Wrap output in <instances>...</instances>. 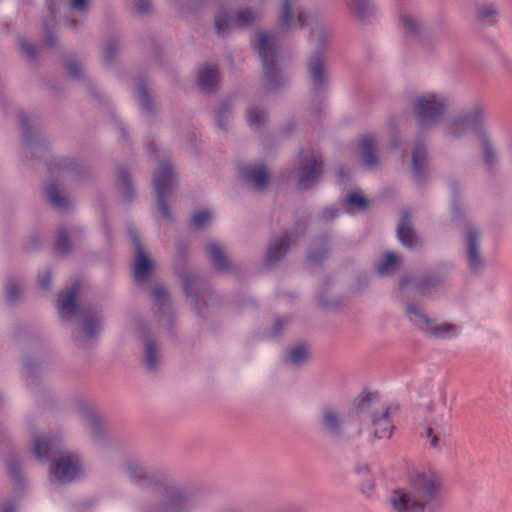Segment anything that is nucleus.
Listing matches in <instances>:
<instances>
[{
  "instance_id": "37998d69",
  "label": "nucleus",
  "mask_w": 512,
  "mask_h": 512,
  "mask_svg": "<svg viewBox=\"0 0 512 512\" xmlns=\"http://www.w3.org/2000/svg\"><path fill=\"white\" fill-rule=\"evenodd\" d=\"M398 257L394 252H387L377 263L376 271L380 275L391 274L396 270Z\"/></svg>"
},
{
  "instance_id": "423d86ee",
  "label": "nucleus",
  "mask_w": 512,
  "mask_h": 512,
  "mask_svg": "<svg viewBox=\"0 0 512 512\" xmlns=\"http://www.w3.org/2000/svg\"><path fill=\"white\" fill-rule=\"evenodd\" d=\"M451 265L441 263L426 270L420 277L414 278L411 275H403L399 279V289L403 290L409 284H413L415 290L422 296H428L433 291L442 288L445 285Z\"/></svg>"
},
{
  "instance_id": "58836bf2",
  "label": "nucleus",
  "mask_w": 512,
  "mask_h": 512,
  "mask_svg": "<svg viewBox=\"0 0 512 512\" xmlns=\"http://www.w3.org/2000/svg\"><path fill=\"white\" fill-rule=\"evenodd\" d=\"M117 186L120 190L123 198L126 201H132L134 198V188L131 181V176L129 172L121 167L118 170V178H117Z\"/></svg>"
},
{
  "instance_id": "7ed1b4c3",
  "label": "nucleus",
  "mask_w": 512,
  "mask_h": 512,
  "mask_svg": "<svg viewBox=\"0 0 512 512\" xmlns=\"http://www.w3.org/2000/svg\"><path fill=\"white\" fill-rule=\"evenodd\" d=\"M251 45L262 63L265 89L274 91L282 87L286 80L278 68L280 53L278 38L274 34L257 32L256 40L252 41Z\"/></svg>"
},
{
  "instance_id": "aec40b11",
  "label": "nucleus",
  "mask_w": 512,
  "mask_h": 512,
  "mask_svg": "<svg viewBox=\"0 0 512 512\" xmlns=\"http://www.w3.org/2000/svg\"><path fill=\"white\" fill-rule=\"evenodd\" d=\"M196 507L193 497L178 488L167 490L165 502L152 512H190Z\"/></svg>"
},
{
  "instance_id": "2f4dec72",
  "label": "nucleus",
  "mask_w": 512,
  "mask_h": 512,
  "mask_svg": "<svg viewBox=\"0 0 512 512\" xmlns=\"http://www.w3.org/2000/svg\"><path fill=\"white\" fill-rule=\"evenodd\" d=\"M376 139L370 134L363 135L359 141V149L363 163L368 168L377 167L379 158L375 149Z\"/></svg>"
},
{
  "instance_id": "603ef678",
  "label": "nucleus",
  "mask_w": 512,
  "mask_h": 512,
  "mask_svg": "<svg viewBox=\"0 0 512 512\" xmlns=\"http://www.w3.org/2000/svg\"><path fill=\"white\" fill-rule=\"evenodd\" d=\"M231 108L227 101H223L216 110V124L221 130H226Z\"/></svg>"
},
{
  "instance_id": "c85d7f7f",
  "label": "nucleus",
  "mask_w": 512,
  "mask_h": 512,
  "mask_svg": "<svg viewBox=\"0 0 512 512\" xmlns=\"http://www.w3.org/2000/svg\"><path fill=\"white\" fill-rule=\"evenodd\" d=\"M80 290V283L75 281L65 292H61L57 299V308L61 316H73L77 313L76 298Z\"/></svg>"
},
{
  "instance_id": "4be33fe9",
  "label": "nucleus",
  "mask_w": 512,
  "mask_h": 512,
  "mask_svg": "<svg viewBox=\"0 0 512 512\" xmlns=\"http://www.w3.org/2000/svg\"><path fill=\"white\" fill-rule=\"evenodd\" d=\"M206 254L217 272H232L236 265L228 258L227 249L218 241H209L205 246Z\"/></svg>"
},
{
  "instance_id": "c03bdc74",
  "label": "nucleus",
  "mask_w": 512,
  "mask_h": 512,
  "mask_svg": "<svg viewBox=\"0 0 512 512\" xmlns=\"http://www.w3.org/2000/svg\"><path fill=\"white\" fill-rule=\"evenodd\" d=\"M344 204L350 210L365 211L368 207V200L360 192H351L345 196Z\"/></svg>"
},
{
  "instance_id": "9b49d317",
  "label": "nucleus",
  "mask_w": 512,
  "mask_h": 512,
  "mask_svg": "<svg viewBox=\"0 0 512 512\" xmlns=\"http://www.w3.org/2000/svg\"><path fill=\"white\" fill-rule=\"evenodd\" d=\"M175 175L169 162L161 161L153 175V186L157 198V207L161 216L172 220V214L166 200L167 194L171 191Z\"/></svg>"
},
{
  "instance_id": "a878e982",
  "label": "nucleus",
  "mask_w": 512,
  "mask_h": 512,
  "mask_svg": "<svg viewBox=\"0 0 512 512\" xmlns=\"http://www.w3.org/2000/svg\"><path fill=\"white\" fill-rule=\"evenodd\" d=\"M397 237L407 248L412 249L420 245V239L412 226L411 215L407 210L401 213L397 225Z\"/></svg>"
},
{
  "instance_id": "e433bc0d",
  "label": "nucleus",
  "mask_w": 512,
  "mask_h": 512,
  "mask_svg": "<svg viewBox=\"0 0 512 512\" xmlns=\"http://www.w3.org/2000/svg\"><path fill=\"white\" fill-rule=\"evenodd\" d=\"M45 194L48 202L57 210H65L69 206V200L66 196L62 195L56 185L51 182L45 187Z\"/></svg>"
},
{
  "instance_id": "69168bd1",
  "label": "nucleus",
  "mask_w": 512,
  "mask_h": 512,
  "mask_svg": "<svg viewBox=\"0 0 512 512\" xmlns=\"http://www.w3.org/2000/svg\"><path fill=\"white\" fill-rule=\"evenodd\" d=\"M51 272L46 270L42 275L39 276V285L42 289L48 290L51 286Z\"/></svg>"
},
{
  "instance_id": "a18cd8bd",
  "label": "nucleus",
  "mask_w": 512,
  "mask_h": 512,
  "mask_svg": "<svg viewBox=\"0 0 512 512\" xmlns=\"http://www.w3.org/2000/svg\"><path fill=\"white\" fill-rule=\"evenodd\" d=\"M351 9L360 20H365L373 11L372 0H351Z\"/></svg>"
},
{
  "instance_id": "a211bd4d",
  "label": "nucleus",
  "mask_w": 512,
  "mask_h": 512,
  "mask_svg": "<svg viewBox=\"0 0 512 512\" xmlns=\"http://www.w3.org/2000/svg\"><path fill=\"white\" fill-rule=\"evenodd\" d=\"M129 236L135 249L133 277L135 282L143 283L148 280L154 269V263L148 256L141 239L135 229H129Z\"/></svg>"
},
{
  "instance_id": "4d7b16f0",
  "label": "nucleus",
  "mask_w": 512,
  "mask_h": 512,
  "mask_svg": "<svg viewBox=\"0 0 512 512\" xmlns=\"http://www.w3.org/2000/svg\"><path fill=\"white\" fill-rule=\"evenodd\" d=\"M290 318L287 316H279L275 319L270 335L278 337L281 335L283 329L288 326Z\"/></svg>"
},
{
  "instance_id": "39448f33",
  "label": "nucleus",
  "mask_w": 512,
  "mask_h": 512,
  "mask_svg": "<svg viewBox=\"0 0 512 512\" xmlns=\"http://www.w3.org/2000/svg\"><path fill=\"white\" fill-rule=\"evenodd\" d=\"M356 410L367 414L374 427V439H388L392 436L394 425L390 419L389 408L380 405L377 396L373 393L359 395L355 403Z\"/></svg>"
},
{
  "instance_id": "f3484780",
  "label": "nucleus",
  "mask_w": 512,
  "mask_h": 512,
  "mask_svg": "<svg viewBox=\"0 0 512 512\" xmlns=\"http://www.w3.org/2000/svg\"><path fill=\"white\" fill-rule=\"evenodd\" d=\"M83 336H74L75 344L83 349L88 347L87 342L97 337L103 324L102 314L94 307H84L78 311Z\"/></svg>"
},
{
  "instance_id": "f704fd0d",
  "label": "nucleus",
  "mask_w": 512,
  "mask_h": 512,
  "mask_svg": "<svg viewBox=\"0 0 512 512\" xmlns=\"http://www.w3.org/2000/svg\"><path fill=\"white\" fill-rule=\"evenodd\" d=\"M137 97L142 111L148 115H154L156 106L153 98L149 94L147 84L142 77H139L137 82Z\"/></svg>"
},
{
  "instance_id": "09e8293b",
  "label": "nucleus",
  "mask_w": 512,
  "mask_h": 512,
  "mask_svg": "<svg viewBox=\"0 0 512 512\" xmlns=\"http://www.w3.org/2000/svg\"><path fill=\"white\" fill-rule=\"evenodd\" d=\"M8 473L16 489L23 486L24 478L20 470L19 462L16 458H10L8 461Z\"/></svg>"
},
{
  "instance_id": "a19ab883",
  "label": "nucleus",
  "mask_w": 512,
  "mask_h": 512,
  "mask_svg": "<svg viewBox=\"0 0 512 512\" xmlns=\"http://www.w3.org/2000/svg\"><path fill=\"white\" fill-rule=\"evenodd\" d=\"M48 10L51 16V21L44 20L43 28H44V43L47 47L53 48L57 44V37L53 32V26L55 22V10H54V0H49L48 2Z\"/></svg>"
},
{
  "instance_id": "49530a36",
  "label": "nucleus",
  "mask_w": 512,
  "mask_h": 512,
  "mask_svg": "<svg viewBox=\"0 0 512 512\" xmlns=\"http://www.w3.org/2000/svg\"><path fill=\"white\" fill-rule=\"evenodd\" d=\"M267 120V113L260 107H250L247 110V121L254 129H260Z\"/></svg>"
},
{
  "instance_id": "7c9ffc66",
  "label": "nucleus",
  "mask_w": 512,
  "mask_h": 512,
  "mask_svg": "<svg viewBox=\"0 0 512 512\" xmlns=\"http://www.w3.org/2000/svg\"><path fill=\"white\" fill-rule=\"evenodd\" d=\"M330 237L327 234H322L315 237L307 252V259L314 264H321L329 256L330 252Z\"/></svg>"
},
{
  "instance_id": "393cba45",
  "label": "nucleus",
  "mask_w": 512,
  "mask_h": 512,
  "mask_svg": "<svg viewBox=\"0 0 512 512\" xmlns=\"http://www.w3.org/2000/svg\"><path fill=\"white\" fill-rule=\"evenodd\" d=\"M152 298L154 306L157 308V313L160 314L159 321L169 327L173 320V314L170 295L167 289L161 284H156L152 289Z\"/></svg>"
},
{
  "instance_id": "4468645a",
  "label": "nucleus",
  "mask_w": 512,
  "mask_h": 512,
  "mask_svg": "<svg viewBox=\"0 0 512 512\" xmlns=\"http://www.w3.org/2000/svg\"><path fill=\"white\" fill-rule=\"evenodd\" d=\"M317 423L322 434L334 442H345L350 439L345 431V419L335 407L324 406Z\"/></svg>"
},
{
  "instance_id": "412c9836",
  "label": "nucleus",
  "mask_w": 512,
  "mask_h": 512,
  "mask_svg": "<svg viewBox=\"0 0 512 512\" xmlns=\"http://www.w3.org/2000/svg\"><path fill=\"white\" fill-rule=\"evenodd\" d=\"M126 473L131 481L141 488H149L160 480L159 474L154 469L135 460L127 463Z\"/></svg>"
},
{
  "instance_id": "4c0bfd02",
  "label": "nucleus",
  "mask_w": 512,
  "mask_h": 512,
  "mask_svg": "<svg viewBox=\"0 0 512 512\" xmlns=\"http://www.w3.org/2000/svg\"><path fill=\"white\" fill-rule=\"evenodd\" d=\"M56 167L61 172L71 173L76 179H81L86 173V169L75 159L63 157L56 163Z\"/></svg>"
},
{
  "instance_id": "5fc2aeb1",
  "label": "nucleus",
  "mask_w": 512,
  "mask_h": 512,
  "mask_svg": "<svg viewBox=\"0 0 512 512\" xmlns=\"http://www.w3.org/2000/svg\"><path fill=\"white\" fill-rule=\"evenodd\" d=\"M118 50V41L115 38L108 39L103 48V62L107 65H110Z\"/></svg>"
},
{
  "instance_id": "052dcab7",
  "label": "nucleus",
  "mask_w": 512,
  "mask_h": 512,
  "mask_svg": "<svg viewBox=\"0 0 512 512\" xmlns=\"http://www.w3.org/2000/svg\"><path fill=\"white\" fill-rule=\"evenodd\" d=\"M23 372L27 379L28 385H30V379H33L34 374L36 372V364L31 359L24 360Z\"/></svg>"
},
{
  "instance_id": "473e14b6",
  "label": "nucleus",
  "mask_w": 512,
  "mask_h": 512,
  "mask_svg": "<svg viewBox=\"0 0 512 512\" xmlns=\"http://www.w3.org/2000/svg\"><path fill=\"white\" fill-rule=\"evenodd\" d=\"M354 472L359 478L361 492L366 496H370L374 489L375 481L371 475L369 465L362 462L357 463L354 467Z\"/></svg>"
},
{
  "instance_id": "0e129e2a",
  "label": "nucleus",
  "mask_w": 512,
  "mask_h": 512,
  "mask_svg": "<svg viewBox=\"0 0 512 512\" xmlns=\"http://www.w3.org/2000/svg\"><path fill=\"white\" fill-rule=\"evenodd\" d=\"M340 209L334 206L327 207L322 210L321 217L325 221H332L339 216Z\"/></svg>"
},
{
  "instance_id": "5701e85b",
  "label": "nucleus",
  "mask_w": 512,
  "mask_h": 512,
  "mask_svg": "<svg viewBox=\"0 0 512 512\" xmlns=\"http://www.w3.org/2000/svg\"><path fill=\"white\" fill-rule=\"evenodd\" d=\"M411 160L415 181L424 182L427 178L428 151L421 137H418L414 142Z\"/></svg>"
},
{
  "instance_id": "f257e3e1",
  "label": "nucleus",
  "mask_w": 512,
  "mask_h": 512,
  "mask_svg": "<svg viewBox=\"0 0 512 512\" xmlns=\"http://www.w3.org/2000/svg\"><path fill=\"white\" fill-rule=\"evenodd\" d=\"M442 477L435 471L415 473L407 489L395 490L391 504L397 512H439Z\"/></svg>"
},
{
  "instance_id": "72a5a7b5",
  "label": "nucleus",
  "mask_w": 512,
  "mask_h": 512,
  "mask_svg": "<svg viewBox=\"0 0 512 512\" xmlns=\"http://www.w3.org/2000/svg\"><path fill=\"white\" fill-rule=\"evenodd\" d=\"M197 84L205 93H211L217 84V71L209 65H204L198 72Z\"/></svg>"
},
{
  "instance_id": "774afa93",
  "label": "nucleus",
  "mask_w": 512,
  "mask_h": 512,
  "mask_svg": "<svg viewBox=\"0 0 512 512\" xmlns=\"http://www.w3.org/2000/svg\"><path fill=\"white\" fill-rule=\"evenodd\" d=\"M89 91L91 93V95L98 101V102H102L103 100V96L100 94V92L96 89V87H94L92 84H89Z\"/></svg>"
},
{
  "instance_id": "79ce46f5",
  "label": "nucleus",
  "mask_w": 512,
  "mask_h": 512,
  "mask_svg": "<svg viewBox=\"0 0 512 512\" xmlns=\"http://www.w3.org/2000/svg\"><path fill=\"white\" fill-rule=\"evenodd\" d=\"M479 140L482 145L484 163L489 169H492L497 164V156L493 144L487 133H481Z\"/></svg>"
},
{
  "instance_id": "ddd939ff",
  "label": "nucleus",
  "mask_w": 512,
  "mask_h": 512,
  "mask_svg": "<svg viewBox=\"0 0 512 512\" xmlns=\"http://www.w3.org/2000/svg\"><path fill=\"white\" fill-rule=\"evenodd\" d=\"M406 315H414L418 319V327L426 334L441 339L453 338L458 335V328L451 323L437 324L435 319L425 314L418 305L407 303L405 307Z\"/></svg>"
},
{
  "instance_id": "ea45409f",
  "label": "nucleus",
  "mask_w": 512,
  "mask_h": 512,
  "mask_svg": "<svg viewBox=\"0 0 512 512\" xmlns=\"http://www.w3.org/2000/svg\"><path fill=\"white\" fill-rule=\"evenodd\" d=\"M5 301L9 305H14L21 297L22 286L13 276H8L4 284Z\"/></svg>"
},
{
  "instance_id": "c9c22d12",
  "label": "nucleus",
  "mask_w": 512,
  "mask_h": 512,
  "mask_svg": "<svg viewBox=\"0 0 512 512\" xmlns=\"http://www.w3.org/2000/svg\"><path fill=\"white\" fill-rule=\"evenodd\" d=\"M500 15L496 5L492 2L479 4L476 6V18L483 25H494Z\"/></svg>"
},
{
  "instance_id": "b1692460",
  "label": "nucleus",
  "mask_w": 512,
  "mask_h": 512,
  "mask_svg": "<svg viewBox=\"0 0 512 512\" xmlns=\"http://www.w3.org/2000/svg\"><path fill=\"white\" fill-rule=\"evenodd\" d=\"M79 415L85 428L89 431L91 439L97 445H102L105 440V429L100 417L89 406H82Z\"/></svg>"
},
{
  "instance_id": "e2e57ef3",
  "label": "nucleus",
  "mask_w": 512,
  "mask_h": 512,
  "mask_svg": "<svg viewBox=\"0 0 512 512\" xmlns=\"http://www.w3.org/2000/svg\"><path fill=\"white\" fill-rule=\"evenodd\" d=\"M20 45L22 52L26 54L28 58H30L31 60H34L36 58L37 51L36 47L33 44L25 40H21Z\"/></svg>"
},
{
  "instance_id": "2eb2a0df",
  "label": "nucleus",
  "mask_w": 512,
  "mask_h": 512,
  "mask_svg": "<svg viewBox=\"0 0 512 512\" xmlns=\"http://www.w3.org/2000/svg\"><path fill=\"white\" fill-rule=\"evenodd\" d=\"M296 234L285 231L281 237H273L267 247L264 260L266 267H271L281 261L290 249L291 243L296 242L306 231L305 224L298 220L295 222Z\"/></svg>"
},
{
  "instance_id": "6ab92c4d",
  "label": "nucleus",
  "mask_w": 512,
  "mask_h": 512,
  "mask_svg": "<svg viewBox=\"0 0 512 512\" xmlns=\"http://www.w3.org/2000/svg\"><path fill=\"white\" fill-rule=\"evenodd\" d=\"M465 231V254L468 267L474 274L482 271L485 265V259L480 253V240L476 228L467 223L464 228Z\"/></svg>"
},
{
  "instance_id": "3c124183",
  "label": "nucleus",
  "mask_w": 512,
  "mask_h": 512,
  "mask_svg": "<svg viewBox=\"0 0 512 512\" xmlns=\"http://www.w3.org/2000/svg\"><path fill=\"white\" fill-rule=\"evenodd\" d=\"M401 23L406 34L418 35L421 30L420 21L413 15L404 14L401 16Z\"/></svg>"
},
{
  "instance_id": "338daca9",
  "label": "nucleus",
  "mask_w": 512,
  "mask_h": 512,
  "mask_svg": "<svg viewBox=\"0 0 512 512\" xmlns=\"http://www.w3.org/2000/svg\"><path fill=\"white\" fill-rule=\"evenodd\" d=\"M71 7L79 12L88 10V0H71Z\"/></svg>"
},
{
  "instance_id": "9d476101",
  "label": "nucleus",
  "mask_w": 512,
  "mask_h": 512,
  "mask_svg": "<svg viewBox=\"0 0 512 512\" xmlns=\"http://www.w3.org/2000/svg\"><path fill=\"white\" fill-rule=\"evenodd\" d=\"M323 172L321 159L317 158L311 151H301L296 168L297 188L300 190L312 189L320 182Z\"/></svg>"
},
{
  "instance_id": "6e6552de",
  "label": "nucleus",
  "mask_w": 512,
  "mask_h": 512,
  "mask_svg": "<svg viewBox=\"0 0 512 512\" xmlns=\"http://www.w3.org/2000/svg\"><path fill=\"white\" fill-rule=\"evenodd\" d=\"M325 33H319V45L312 52L306 62L307 74L311 89L315 95L324 93L330 83V75L324 58Z\"/></svg>"
},
{
  "instance_id": "bf43d9fd",
  "label": "nucleus",
  "mask_w": 512,
  "mask_h": 512,
  "mask_svg": "<svg viewBox=\"0 0 512 512\" xmlns=\"http://www.w3.org/2000/svg\"><path fill=\"white\" fill-rule=\"evenodd\" d=\"M66 70L73 78L80 79L82 77V67L75 59L68 60L66 63Z\"/></svg>"
},
{
  "instance_id": "0eeeda50",
  "label": "nucleus",
  "mask_w": 512,
  "mask_h": 512,
  "mask_svg": "<svg viewBox=\"0 0 512 512\" xmlns=\"http://www.w3.org/2000/svg\"><path fill=\"white\" fill-rule=\"evenodd\" d=\"M486 116V107L482 103H475L470 110L455 117L446 127V135L454 138H462L469 132H473L480 138L481 133H486L483 124Z\"/></svg>"
},
{
  "instance_id": "f8f14e48",
  "label": "nucleus",
  "mask_w": 512,
  "mask_h": 512,
  "mask_svg": "<svg viewBox=\"0 0 512 512\" xmlns=\"http://www.w3.org/2000/svg\"><path fill=\"white\" fill-rule=\"evenodd\" d=\"M256 18L257 12L251 7L240 9L234 15L221 7L214 17L215 30L219 36H225L233 28L252 26Z\"/></svg>"
},
{
  "instance_id": "de8ad7c7",
  "label": "nucleus",
  "mask_w": 512,
  "mask_h": 512,
  "mask_svg": "<svg viewBox=\"0 0 512 512\" xmlns=\"http://www.w3.org/2000/svg\"><path fill=\"white\" fill-rule=\"evenodd\" d=\"M308 358L307 348L304 345H297L287 352L286 360L288 363L300 366Z\"/></svg>"
},
{
  "instance_id": "8fccbe9b",
  "label": "nucleus",
  "mask_w": 512,
  "mask_h": 512,
  "mask_svg": "<svg viewBox=\"0 0 512 512\" xmlns=\"http://www.w3.org/2000/svg\"><path fill=\"white\" fill-rule=\"evenodd\" d=\"M54 248L60 254H68L71 251V243L69 240L68 232L65 228H61L55 240Z\"/></svg>"
},
{
  "instance_id": "1a4fd4ad",
  "label": "nucleus",
  "mask_w": 512,
  "mask_h": 512,
  "mask_svg": "<svg viewBox=\"0 0 512 512\" xmlns=\"http://www.w3.org/2000/svg\"><path fill=\"white\" fill-rule=\"evenodd\" d=\"M447 106L445 97L428 94L414 100L413 111L420 127H431L444 115Z\"/></svg>"
},
{
  "instance_id": "c756f323",
  "label": "nucleus",
  "mask_w": 512,
  "mask_h": 512,
  "mask_svg": "<svg viewBox=\"0 0 512 512\" xmlns=\"http://www.w3.org/2000/svg\"><path fill=\"white\" fill-rule=\"evenodd\" d=\"M423 435L427 438L430 447L433 449L441 450L446 445L448 433L442 419L432 420L425 428Z\"/></svg>"
},
{
  "instance_id": "680f3d73",
  "label": "nucleus",
  "mask_w": 512,
  "mask_h": 512,
  "mask_svg": "<svg viewBox=\"0 0 512 512\" xmlns=\"http://www.w3.org/2000/svg\"><path fill=\"white\" fill-rule=\"evenodd\" d=\"M134 7L138 14L145 15L151 11L152 4L150 0H134Z\"/></svg>"
},
{
  "instance_id": "cd10ccee",
  "label": "nucleus",
  "mask_w": 512,
  "mask_h": 512,
  "mask_svg": "<svg viewBox=\"0 0 512 512\" xmlns=\"http://www.w3.org/2000/svg\"><path fill=\"white\" fill-rule=\"evenodd\" d=\"M240 176L258 191H263L269 183V174L264 165L243 166L240 168Z\"/></svg>"
},
{
  "instance_id": "bb28decb",
  "label": "nucleus",
  "mask_w": 512,
  "mask_h": 512,
  "mask_svg": "<svg viewBox=\"0 0 512 512\" xmlns=\"http://www.w3.org/2000/svg\"><path fill=\"white\" fill-rule=\"evenodd\" d=\"M142 362L149 372H155L162 361L160 348L149 331L143 338Z\"/></svg>"
},
{
  "instance_id": "13d9d810",
  "label": "nucleus",
  "mask_w": 512,
  "mask_h": 512,
  "mask_svg": "<svg viewBox=\"0 0 512 512\" xmlns=\"http://www.w3.org/2000/svg\"><path fill=\"white\" fill-rule=\"evenodd\" d=\"M210 220V213L206 210L196 212L191 220L192 225L197 228H203Z\"/></svg>"
},
{
  "instance_id": "864d4df0",
  "label": "nucleus",
  "mask_w": 512,
  "mask_h": 512,
  "mask_svg": "<svg viewBox=\"0 0 512 512\" xmlns=\"http://www.w3.org/2000/svg\"><path fill=\"white\" fill-rule=\"evenodd\" d=\"M293 14L291 0H283L282 8L279 13V23L282 28H290L292 26Z\"/></svg>"
},
{
  "instance_id": "dca6fc26",
  "label": "nucleus",
  "mask_w": 512,
  "mask_h": 512,
  "mask_svg": "<svg viewBox=\"0 0 512 512\" xmlns=\"http://www.w3.org/2000/svg\"><path fill=\"white\" fill-rule=\"evenodd\" d=\"M17 117L21 125V140L26 157H40L41 153H46L48 142L38 131L32 129L28 116L23 111H19Z\"/></svg>"
},
{
  "instance_id": "20e7f679",
  "label": "nucleus",
  "mask_w": 512,
  "mask_h": 512,
  "mask_svg": "<svg viewBox=\"0 0 512 512\" xmlns=\"http://www.w3.org/2000/svg\"><path fill=\"white\" fill-rule=\"evenodd\" d=\"M173 257V269L181 279L184 292L187 297L192 298L195 309L201 314L200 302L207 306V295L210 294L208 283L198 274L192 272L187 264L189 248L184 241H178L175 245Z\"/></svg>"
},
{
  "instance_id": "f03ea898",
  "label": "nucleus",
  "mask_w": 512,
  "mask_h": 512,
  "mask_svg": "<svg viewBox=\"0 0 512 512\" xmlns=\"http://www.w3.org/2000/svg\"><path fill=\"white\" fill-rule=\"evenodd\" d=\"M33 451L38 460L52 462L50 472L62 484L74 481L83 471L79 455L66 450L57 436H36Z\"/></svg>"
},
{
  "instance_id": "6e6d98bb",
  "label": "nucleus",
  "mask_w": 512,
  "mask_h": 512,
  "mask_svg": "<svg viewBox=\"0 0 512 512\" xmlns=\"http://www.w3.org/2000/svg\"><path fill=\"white\" fill-rule=\"evenodd\" d=\"M451 191H452V220L455 221L459 219L462 215V202L459 199V188L456 183H451Z\"/></svg>"
}]
</instances>
